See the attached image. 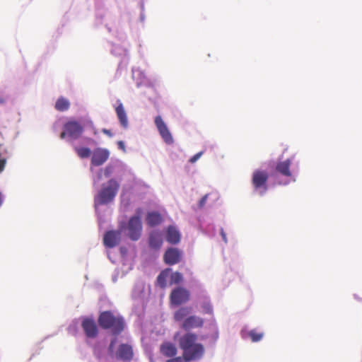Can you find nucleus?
<instances>
[{"instance_id":"1","label":"nucleus","mask_w":362,"mask_h":362,"mask_svg":"<svg viewBox=\"0 0 362 362\" xmlns=\"http://www.w3.org/2000/svg\"><path fill=\"white\" fill-rule=\"evenodd\" d=\"M98 322L100 327L104 329H110L114 335H118L122 332L125 325L124 319L119 315H115L111 311L102 312Z\"/></svg>"},{"instance_id":"2","label":"nucleus","mask_w":362,"mask_h":362,"mask_svg":"<svg viewBox=\"0 0 362 362\" xmlns=\"http://www.w3.org/2000/svg\"><path fill=\"white\" fill-rule=\"evenodd\" d=\"M119 189V184L115 179H110L106 185H103L97 196L94 202L95 206L98 205L107 204L115 199Z\"/></svg>"},{"instance_id":"3","label":"nucleus","mask_w":362,"mask_h":362,"mask_svg":"<svg viewBox=\"0 0 362 362\" xmlns=\"http://www.w3.org/2000/svg\"><path fill=\"white\" fill-rule=\"evenodd\" d=\"M269 179V173L260 169L255 170L252 175V185L254 190L259 194L264 195L268 189L267 181Z\"/></svg>"},{"instance_id":"4","label":"nucleus","mask_w":362,"mask_h":362,"mask_svg":"<svg viewBox=\"0 0 362 362\" xmlns=\"http://www.w3.org/2000/svg\"><path fill=\"white\" fill-rule=\"evenodd\" d=\"M64 130L60 134L62 139L66 136L73 139H78L83 132V127L77 121L71 119L64 124Z\"/></svg>"},{"instance_id":"5","label":"nucleus","mask_w":362,"mask_h":362,"mask_svg":"<svg viewBox=\"0 0 362 362\" xmlns=\"http://www.w3.org/2000/svg\"><path fill=\"white\" fill-rule=\"evenodd\" d=\"M127 230L128 235L131 240H137L139 239L142 230V224L139 216H134L129 218Z\"/></svg>"},{"instance_id":"6","label":"nucleus","mask_w":362,"mask_h":362,"mask_svg":"<svg viewBox=\"0 0 362 362\" xmlns=\"http://www.w3.org/2000/svg\"><path fill=\"white\" fill-rule=\"evenodd\" d=\"M154 122L163 141L168 145L173 144L174 143L173 137L162 117L160 115L156 116Z\"/></svg>"},{"instance_id":"7","label":"nucleus","mask_w":362,"mask_h":362,"mask_svg":"<svg viewBox=\"0 0 362 362\" xmlns=\"http://www.w3.org/2000/svg\"><path fill=\"white\" fill-rule=\"evenodd\" d=\"M190 293L188 290L183 287H177L171 291L170 300L173 305H180L187 302Z\"/></svg>"},{"instance_id":"8","label":"nucleus","mask_w":362,"mask_h":362,"mask_svg":"<svg viewBox=\"0 0 362 362\" xmlns=\"http://www.w3.org/2000/svg\"><path fill=\"white\" fill-rule=\"evenodd\" d=\"M182 251L176 247L168 248L163 255V260L166 264L174 265L182 260Z\"/></svg>"},{"instance_id":"9","label":"nucleus","mask_w":362,"mask_h":362,"mask_svg":"<svg viewBox=\"0 0 362 362\" xmlns=\"http://www.w3.org/2000/svg\"><path fill=\"white\" fill-rule=\"evenodd\" d=\"M204 354V347L200 343H194L189 346V349L183 353L187 359L197 361L200 359Z\"/></svg>"},{"instance_id":"10","label":"nucleus","mask_w":362,"mask_h":362,"mask_svg":"<svg viewBox=\"0 0 362 362\" xmlns=\"http://www.w3.org/2000/svg\"><path fill=\"white\" fill-rule=\"evenodd\" d=\"M204 354V347L200 343H194L189 346V349L183 353L187 359L197 361L200 359Z\"/></svg>"},{"instance_id":"11","label":"nucleus","mask_w":362,"mask_h":362,"mask_svg":"<svg viewBox=\"0 0 362 362\" xmlns=\"http://www.w3.org/2000/svg\"><path fill=\"white\" fill-rule=\"evenodd\" d=\"M81 327L88 338H95L98 334V329L95 320L86 317L82 320Z\"/></svg>"},{"instance_id":"12","label":"nucleus","mask_w":362,"mask_h":362,"mask_svg":"<svg viewBox=\"0 0 362 362\" xmlns=\"http://www.w3.org/2000/svg\"><path fill=\"white\" fill-rule=\"evenodd\" d=\"M110 156V151L106 148H97L94 150L92 158L91 164L94 166L102 165L105 163Z\"/></svg>"},{"instance_id":"13","label":"nucleus","mask_w":362,"mask_h":362,"mask_svg":"<svg viewBox=\"0 0 362 362\" xmlns=\"http://www.w3.org/2000/svg\"><path fill=\"white\" fill-rule=\"evenodd\" d=\"M121 240L120 230L107 231L103 237V243L107 247H114L117 245Z\"/></svg>"},{"instance_id":"14","label":"nucleus","mask_w":362,"mask_h":362,"mask_svg":"<svg viewBox=\"0 0 362 362\" xmlns=\"http://www.w3.org/2000/svg\"><path fill=\"white\" fill-rule=\"evenodd\" d=\"M134 357V352L132 346L127 344H122L116 351V358L123 361H131Z\"/></svg>"},{"instance_id":"15","label":"nucleus","mask_w":362,"mask_h":362,"mask_svg":"<svg viewBox=\"0 0 362 362\" xmlns=\"http://www.w3.org/2000/svg\"><path fill=\"white\" fill-rule=\"evenodd\" d=\"M204 323V319L197 316L191 315L185 318L182 323V328L185 330H190L195 328H201Z\"/></svg>"},{"instance_id":"16","label":"nucleus","mask_w":362,"mask_h":362,"mask_svg":"<svg viewBox=\"0 0 362 362\" xmlns=\"http://www.w3.org/2000/svg\"><path fill=\"white\" fill-rule=\"evenodd\" d=\"M197 340V335L196 334L187 332L180 337L178 340L179 346L184 353L189 349L190 345L196 343Z\"/></svg>"},{"instance_id":"17","label":"nucleus","mask_w":362,"mask_h":362,"mask_svg":"<svg viewBox=\"0 0 362 362\" xmlns=\"http://www.w3.org/2000/svg\"><path fill=\"white\" fill-rule=\"evenodd\" d=\"M291 164V160L290 159H287L284 161H279L276 165L275 170L283 176L291 179L292 177V173L290 170Z\"/></svg>"},{"instance_id":"18","label":"nucleus","mask_w":362,"mask_h":362,"mask_svg":"<svg viewBox=\"0 0 362 362\" xmlns=\"http://www.w3.org/2000/svg\"><path fill=\"white\" fill-rule=\"evenodd\" d=\"M163 236L160 231L154 230L150 233L148 243L151 248L158 250L163 245Z\"/></svg>"},{"instance_id":"19","label":"nucleus","mask_w":362,"mask_h":362,"mask_svg":"<svg viewBox=\"0 0 362 362\" xmlns=\"http://www.w3.org/2000/svg\"><path fill=\"white\" fill-rule=\"evenodd\" d=\"M166 240L170 244H177L180 241V233L173 226H169L166 230Z\"/></svg>"},{"instance_id":"20","label":"nucleus","mask_w":362,"mask_h":362,"mask_svg":"<svg viewBox=\"0 0 362 362\" xmlns=\"http://www.w3.org/2000/svg\"><path fill=\"white\" fill-rule=\"evenodd\" d=\"M160 353L165 357L173 358L177 354L176 346L171 342H164L160 348Z\"/></svg>"},{"instance_id":"21","label":"nucleus","mask_w":362,"mask_h":362,"mask_svg":"<svg viewBox=\"0 0 362 362\" xmlns=\"http://www.w3.org/2000/svg\"><path fill=\"white\" fill-rule=\"evenodd\" d=\"M117 103H118V105L115 107V112H116L117 116L118 117L120 124L124 128H127L128 119H127V113L124 110L122 103L119 100H117Z\"/></svg>"},{"instance_id":"22","label":"nucleus","mask_w":362,"mask_h":362,"mask_svg":"<svg viewBox=\"0 0 362 362\" xmlns=\"http://www.w3.org/2000/svg\"><path fill=\"white\" fill-rule=\"evenodd\" d=\"M162 220L160 214L158 212L148 213L146 216L147 224L151 227L159 225Z\"/></svg>"},{"instance_id":"23","label":"nucleus","mask_w":362,"mask_h":362,"mask_svg":"<svg viewBox=\"0 0 362 362\" xmlns=\"http://www.w3.org/2000/svg\"><path fill=\"white\" fill-rule=\"evenodd\" d=\"M70 102L64 97H59L55 103L54 108L59 112H64L69 109Z\"/></svg>"},{"instance_id":"24","label":"nucleus","mask_w":362,"mask_h":362,"mask_svg":"<svg viewBox=\"0 0 362 362\" xmlns=\"http://www.w3.org/2000/svg\"><path fill=\"white\" fill-rule=\"evenodd\" d=\"M170 269H165L159 274L157 277V283L161 288H165L167 286V279L169 276Z\"/></svg>"},{"instance_id":"25","label":"nucleus","mask_w":362,"mask_h":362,"mask_svg":"<svg viewBox=\"0 0 362 362\" xmlns=\"http://www.w3.org/2000/svg\"><path fill=\"white\" fill-rule=\"evenodd\" d=\"M190 313V308L187 307H182L174 313V319L177 322L184 320Z\"/></svg>"},{"instance_id":"26","label":"nucleus","mask_w":362,"mask_h":362,"mask_svg":"<svg viewBox=\"0 0 362 362\" xmlns=\"http://www.w3.org/2000/svg\"><path fill=\"white\" fill-rule=\"evenodd\" d=\"M74 150L81 158H88L91 154L90 149L87 147H75Z\"/></svg>"},{"instance_id":"27","label":"nucleus","mask_w":362,"mask_h":362,"mask_svg":"<svg viewBox=\"0 0 362 362\" xmlns=\"http://www.w3.org/2000/svg\"><path fill=\"white\" fill-rule=\"evenodd\" d=\"M263 335L262 332H257L256 329H252L248 332V336L252 342L259 341L262 339Z\"/></svg>"},{"instance_id":"28","label":"nucleus","mask_w":362,"mask_h":362,"mask_svg":"<svg viewBox=\"0 0 362 362\" xmlns=\"http://www.w3.org/2000/svg\"><path fill=\"white\" fill-rule=\"evenodd\" d=\"M183 280L182 274L179 272H175L171 274L170 275V282L172 284H178L182 282Z\"/></svg>"},{"instance_id":"29","label":"nucleus","mask_w":362,"mask_h":362,"mask_svg":"<svg viewBox=\"0 0 362 362\" xmlns=\"http://www.w3.org/2000/svg\"><path fill=\"white\" fill-rule=\"evenodd\" d=\"M3 151H5L4 149L2 148L1 146H0V173L3 172V170H4L7 160V158L4 156Z\"/></svg>"},{"instance_id":"30","label":"nucleus","mask_w":362,"mask_h":362,"mask_svg":"<svg viewBox=\"0 0 362 362\" xmlns=\"http://www.w3.org/2000/svg\"><path fill=\"white\" fill-rule=\"evenodd\" d=\"M192 361L191 360H188L183 355L182 356L173 357L170 359L167 360L166 362H189Z\"/></svg>"},{"instance_id":"31","label":"nucleus","mask_w":362,"mask_h":362,"mask_svg":"<svg viewBox=\"0 0 362 362\" xmlns=\"http://www.w3.org/2000/svg\"><path fill=\"white\" fill-rule=\"evenodd\" d=\"M203 312L206 314L213 313V308L209 303H204L202 305Z\"/></svg>"},{"instance_id":"32","label":"nucleus","mask_w":362,"mask_h":362,"mask_svg":"<svg viewBox=\"0 0 362 362\" xmlns=\"http://www.w3.org/2000/svg\"><path fill=\"white\" fill-rule=\"evenodd\" d=\"M116 342H117V339L116 338H114V339H112L111 340V341L110 343V345H109V347H108V351H109L110 354H112L113 353L114 348H115Z\"/></svg>"},{"instance_id":"33","label":"nucleus","mask_w":362,"mask_h":362,"mask_svg":"<svg viewBox=\"0 0 362 362\" xmlns=\"http://www.w3.org/2000/svg\"><path fill=\"white\" fill-rule=\"evenodd\" d=\"M202 155V152H199V153H196L189 159V162L192 163H195L201 157Z\"/></svg>"},{"instance_id":"34","label":"nucleus","mask_w":362,"mask_h":362,"mask_svg":"<svg viewBox=\"0 0 362 362\" xmlns=\"http://www.w3.org/2000/svg\"><path fill=\"white\" fill-rule=\"evenodd\" d=\"M112 166H107L104 170V175L105 177H109L112 173Z\"/></svg>"},{"instance_id":"35","label":"nucleus","mask_w":362,"mask_h":362,"mask_svg":"<svg viewBox=\"0 0 362 362\" xmlns=\"http://www.w3.org/2000/svg\"><path fill=\"white\" fill-rule=\"evenodd\" d=\"M207 199H208V194H205L204 197H202V198L200 199V201L199 202V208H202L204 206V205L207 201Z\"/></svg>"},{"instance_id":"36","label":"nucleus","mask_w":362,"mask_h":362,"mask_svg":"<svg viewBox=\"0 0 362 362\" xmlns=\"http://www.w3.org/2000/svg\"><path fill=\"white\" fill-rule=\"evenodd\" d=\"M117 145L120 149H122L123 151H125L124 143L122 141H119L117 142Z\"/></svg>"},{"instance_id":"37","label":"nucleus","mask_w":362,"mask_h":362,"mask_svg":"<svg viewBox=\"0 0 362 362\" xmlns=\"http://www.w3.org/2000/svg\"><path fill=\"white\" fill-rule=\"evenodd\" d=\"M102 132L105 134L106 135H107L108 136L110 137H112V134L111 133L110 130L109 129H103L102 130Z\"/></svg>"},{"instance_id":"38","label":"nucleus","mask_w":362,"mask_h":362,"mask_svg":"<svg viewBox=\"0 0 362 362\" xmlns=\"http://www.w3.org/2000/svg\"><path fill=\"white\" fill-rule=\"evenodd\" d=\"M221 235L222 236V238H223V241L225 243H227L226 235L225 232L223 231V228L221 229Z\"/></svg>"},{"instance_id":"39","label":"nucleus","mask_w":362,"mask_h":362,"mask_svg":"<svg viewBox=\"0 0 362 362\" xmlns=\"http://www.w3.org/2000/svg\"><path fill=\"white\" fill-rule=\"evenodd\" d=\"M3 199H2V194L0 192V206L2 204Z\"/></svg>"},{"instance_id":"40","label":"nucleus","mask_w":362,"mask_h":362,"mask_svg":"<svg viewBox=\"0 0 362 362\" xmlns=\"http://www.w3.org/2000/svg\"><path fill=\"white\" fill-rule=\"evenodd\" d=\"M289 181L290 180H287V181L284 182H279V184L287 185L289 182Z\"/></svg>"}]
</instances>
